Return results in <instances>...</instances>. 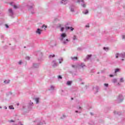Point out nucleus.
<instances>
[{
	"label": "nucleus",
	"instance_id": "nucleus-1",
	"mask_svg": "<svg viewBox=\"0 0 125 125\" xmlns=\"http://www.w3.org/2000/svg\"><path fill=\"white\" fill-rule=\"evenodd\" d=\"M61 42H62V43L63 44H67V43L70 42V40H68V39H66L64 41V38H66L67 37V35L65 33H62L61 35Z\"/></svg>",
	"mask_w": 125,
	"mask_h": 125
},
{
	"label": "nucleus",
	"instance_id": "nucleus-2",
	"mask_svg": "<svg viewBox=\"0 0 125 125\" xmlns=\"http://www.w3.org/2000/svg\"><path fill=\"white\" fill-rule=\"evenodd\" d=\"M27 8L28 10L31 11V13L32 14H35V9L34 8L35 7V5L34 4V3L33 2H29L28 3V4L27 5Z\"/></svg>",
	"mask_w": 125,
	"mask_h": 125
},
{
	"label": "nucleus",
	"instance_id": "nucleus-3",
	"mask_svg": "<svg viewBox=\"0 0 125 125\" xmlns=\"http://www.w3.org/2000/svg\"><path fill=\"white\" fill-rule=\"evenodd\" d=\"M124 101V96L122 95H119L116 100V103H121Z\"/></svg>",
	"mask_w": 125,
	"mask_h": 125
},
{
	"label": "nucleus",
	"instance_id": "nucleus-4",
	"mask_svg": "<svg viewBox=\"0 0 125 125\" xmlns=\"http://www.w3.org/2000/svg\"><path fill=\"white\" fill-rule=\"evenodd\" d=\"M9 16H11L12 18H14V17H13V15H14V12H13L12 9H9Z\"/></svg>",
	"mask_w": 125,
	"mask_h": 125
},
{
	"label": "nucleus",
	"instance_id": "nucleus-5",
	"mask_svg": "<svg viewBox=\"0 0 125 125\" xmlns=\"http://www.w3.org/2000/svg\"><path fill=\"white\" fill-rule=\"evenodd\" d=\"M34 123L37 122V125H43V124H45V122L44 121L42 122H39V120H36L35 121H34Z\"/></svg>",
	"mask_w": 125,
	"mask_h": 125
},
{
	"label": "nucleus",
	"instance_id": "nucleus-6",
	"mask_svg": "<svg viewBox=\"0 0 125 125\" xmlns=\"http://www.w3.org/2000/svg\"><path fill=\"white\" fill-rule=\"evenodd\" d=\"M83 2L81 3V6H83V8H85V6H86V5L85 4H84V1L83 0H77V2H79V3H80V2Z\"/></svg>",
	"mask_w": 125,
	"mask_h": 125
},
{
	"label": "nucleus",
	"instance_id": "nucleus-7",
	"mask_svg": "<svg viewBox=\"0 0 125 125\" xmlns=\"http://www.w3.org/2000/svg\"><path fill=\"white\" fill-rule=\"evenodd\" d=\"M37 56L40 57V59L38 58V61H40V60H41V59H42V53L40 51L38 52Z\"/></svg>",
	"mask_w": 125,
	"mask_h": 125
},
{
	"label": "nucleus",
	"instance_id": "nucleus-8",
	"mask_svg": "<svg viewBox=\"0 0 125 125\" xmlns=\"http://www.w3.org/2000/svg\"><path fill=\"white\" fill-rule=\"evenodd\" d=\"M33 106H34V103L33 102L30 101V102L28 103V109H32Z\"/></svg>",
	"mask_w": 125,
	"mask_h": 125
},
{
	"label": "nucleus",
	"instance_id": "nucleus-9",
	"mask_svg": "<svg viewBox=\"0 0 125 125\" xmlns=\"http://www.w3.org/2000/svg\"><path fill=\"white\" fill-rule=\"evenodd\" d=\"M69 9H70V11L71 12H75V5H70V6L69 7Z\"/></svg>",
	"mask_w": 125,
	"mask_h": 125
},
{
	"label": "nucleus",
	"instance_id": "nucleus-10",
	"mask_svg": "<svg viewBox=\"0 0 125 125\" xmlns=\"http://www.w3.org/2000/svg\"><path fill=\"white\" fill-rule=\"evenodd\" d=\"M52 65L54 67H57V66H58V64L56 62V61H52Z\"/></svg>",
	"mask_w": 125,
	"mask_h": 125
},
{
	"label": "nucleus",
	"instance_id": "nucleus-11",
	"mask_svg": "<svg viewBox=\"0 0 125 125\" xmlns=\"http://www.w3.org/2000/svg\"><path fill=\"white\" fill-rule=\"evenodd\" d=\"M91 57H92V55L91 54L87 55L86 58L84 59V61L85 62L86 60H89Z\"/></svg>",
	"mask_w": 125,
	"mask_h": 125
},
{
	"label": "nucleus",
	"instance_id": "nucleus-12",
	"mask_svg": "<svg viewBox=\"0 0 125 125\" xmlns=\"http://www.w3.org/2000/svg\"><path fill=\"white\" fill-rule=\"evenodd\" d=\"M42 32V30H41L40 28H38L36 31V34H38V35H41Z\"/></svg>",
	"mask_w": 125,
	"mask_h": 125
},
{
	"label": "nucleus",
	"instance_id": "nucleus-13",
	"mask_svg": "<svg viewBox=\"0 0 125 125\" xmlns=\"http://www.w3.org/2000/svg\"><path fill=\"white\" fill-rule=\"evenodd\" d=\"M67 3L68 0H62V1H61V3L64 5L67 4Z\"/></svg>",
	"mask_w": 125,
	"mask_h": 125
},
{
	"label": "nucleus",
	"instance_id": "nucleus-14",
	"mask_svg": "<svg viewBox=\"0 0 125 125\" xmlns=\"http://www.w3.org/2000/svg\"><path fill=\"white\" fill-rule=\"evenodd\" d=\"M119 57H121V58H125V52H123L120 54Z\"/></svg>",
	"mask_w": 125,
	"mask_h": 125
},
{
	"label": "nucleus",
	"instance_id": "nucleus-15",
	"mask_svg": "<svg viewBox=\"0 0 125 125\" xmlns=\"http://www.w3.org/2000/svg\"><path fill=\"white\" fill-rule=\"evenodd\" d=\"M33 66L35 68H38L40 67V63H33Z\"/></svg>",
	"mask_w": 125,
	"mask_h": 125
},
{
	"label": "nucleus",
	"instance_id": "nucleus-16",
	"mask_svg": "<svg viewBox=\"0 0 125 125\" xmlns=\"http://www.w3.org/2000/svg\"><path fill=\"white\" fill-rule=\"evenodd\" d=\"M114 115H118V116H121V115H122V113L119 111H114Z\"/></svg>",
	"mask_w": 125,
	"mask_h": 125
},
{
	"label": "nucleus",
	"instance_id": "nucleus-17",
	"mask_svg": "<svg viewBox=\"0 0 125 125\" xmlns=\"http://www.w3.org/2000/svg\"><path fill=\"white\" fill-rule=\"evenodd\" d=\"M79 67H82V68H83V67H86V65L84 64L83 62H82L80 64H79Z\"/></svg>",
	"mask_w": 125,
	"mask_h": 125
},
{
	"label": "nucleus",
	"instance_id": "nucleus-18",
	"mask_svg": "<svg viewBox=\"0 0 125 125\" xmlns=\"http://www.w3.org/2000/svg\"><path fill=\"white\" fill-rule=\"evenodd\" d=\"M69 23H66L65 24V29L66 30H70V26H68Z\"/></svg>",
	"mask_w": 125,
	"mask_h": 125
},
{
	"label": "nucleus",
	"instance_id": "nucleus-19",
	"mask_svg": "<svg viewBox=\"0 0 125 125\" xmlns=\"http://www.w3.org/2000/svg\"><path fill=\"white\" fill-rule=\"evenodd\" d=\"M71 58L73 61H76V60H78V57H71Z\"/></svg>",
	"mask_w": 125,
	"mask_h": 125
},
{
	"label": "nucleus",
	"instance_id": "nucleus-20",
	"mask_svg": "<svg viewBox=\"0 0 125 125\" xmlns=\"http://www.w3.org/2000/svg\"><path fill=\"white\" fill-rule=\"evenodd\" d=\"M121 71V69L117 68L115 69L114 73L116 74V73H118V72H120Z\"/></svg>",
	"mask_w": 125,
	"mask_h": 125
},
{
	"label": "nucleus",
	"instance_id": "nucleus-21",
	"mask_svg": "<svg viewBox=\"0 0 125 125\" xmlns=\"http://www.w3.org/2000/svg\"><path fill=\"white\" fill-rule=\"evenodd\" d=\"M35 101L36 102V104H39V103H40V98H36L35 99Z\"/></svg>",
	"mask_w": 125,
	"mask_h": 125
},
{
	"label": "nucleus",
	"instance_id": "nucleus-22",
	"mask_svg": "<svg viewBox=\"0 0 125 125\" xmlns=\"http://www.w3.org/2000/svg\"><path fill=\"white\" fill-rule=\"evenodd\" d=\"M41 28L42 29H43V28H44V29L45 30H46V28H47V25H45V24H43Z\"/></svg>",
	"mask_w": 125,
	"mask_h": 125
},
{
	"label": "nucleus",
	"instance_id": "nucleus-23",
	"mask_svg": "<svg viewBox=\"0 0 125 125\" xmlns=\"http://www.w3.org/2000/svg\"><path fill=\"white\" fill-rule=\"evenodd\" d=\"M83 13L84 14H88V10H85L83 11Z\"/></svg>",
	"mask_w": 125,
	"mask_h": 125
},
{
	"label": "nucleus",
	"instance_id": "nucleus-24",
	"mask_svg": "<svg viewBox=\"0 0 125 125\" xmlns=\"http://www.w3.org/2000/svg\"><path fill=\"white\" fill-rule=\"evenodd\" d=\"M55 88V87L54 86L51 85L50 86V89H49V90H54Z\"/></svg>",
	"mask_w": 125,
	"mask_h": 125
},
{
	"label": "nucleus",
	"instance_id": "nucleus-25",
	"mask_svg": "<svg viewBox=\"0 0 125 125\" xmlns=\"http://www.w3.org/2000/svg\"><path fill=\"white\" fill-rule=\"evenodd\" d=\"M72 81H67L66 84L67 85H71V84H72Z\"/></svg>",
	"mask_w": 125,
	"mask_h": 125
},
{
	"label": "nucleus",
	"instance_id": "nucleus-26",
	"mask_svg": "<svg viewBox=\"0 0 125 125\" xmlns=\"http://www.w3.org/2000/svg\"><path fill=\"white\" fill-rule=\"evenodd\" d=\"M59 63L60 64H61L62 63V62H63V58H61L59 59Z\"/></svg>",
	"mask_w": 125,
	"mask_h": 125
},
{
	"label": "nucleus",
	"instance_id": "nucleus-27",
	"mask_svg": "<svg viewBox=\"0 0 125 125\" xmlns=\"http://www.w3.org/2000/svg\"><path fill=\"white\" fill-rule=\"evenodd\" d=\"M89 125H94V122L93 121H91L89 122Z\"/></svg>",
	"mask_w": 125,
	"mask_h": 125
},
{
	"label": "nucleus",
	"instance_id": "nucleus-28",
	"mask_svg": "<svg viewBox=\"0 0 125 125\" xmlns=\"http://www.w3.org/2000/svg\"><path fill=\"white\" fill-rule=\"evenodd\" d=\"M10 82V80H5L4 81V83L7 84L9 83V82Z\"/></svg>",
	"mask_w": 125,
	"mask_h": 125
},
{
	"label": "nucleus",
	"instance_id": "nucleus-29",
	"mask_svg": "<svg viewBox=\"0 0 125 125\" xmlns=\"http://www.w3.org/2000/svg\"><path fill=\"white\" fill-rule=\"evenodd\" d=\"M104 50H105V51H108V50H109V48L108 47H104L103 48Z\"/></svg>",
	"mask_w": 125,
	"mask_h": 125
},
{
	"label": "nucleus",
	"instance_id": "nucleus-30",
	"mask_svg": "<svg viewBox=\"0 0 125 125\" xmlns=\"http://www.w3.org/2000/svg\"><path fill=\"white\" fill-rule=\"evenodd\" d=\"M9 109H10V110H14V108L13 107V105H10L9 106Z\"/></svg>",
	"mask_w": 125,
	"mask_h": 125
},
{
	"label": "nucleus",
	"instance_id": "nucleus-31",
	"mask_svg": "<svg viewBox=\"0 0 125 125\" xmlns=\"http://www.w3.org/2000/svg\"><path fill=\"white\" fill-rule=\"evenodd\" d=\"M77 50H78V51H82V50H83V48H82V47H78V48H77Z\"/></svg>",
	"mask_w": 125,
	"mask_h": 125
},
{
	"label": "nucleus",
	"instance_id": "nucleus-32",
	"mask_svg": "<svg viewBox=\"0 0 125 125\" xmlns=\"http://www.w3.org/2000/svg\"><path fill=\"white\" fill-rule=\"evenodd\" d=\"M95 89L96 90V92H98V90H99V87L98 86H96L95 87Z\"/></svg>",
	"mask_w": 125,
	"mask_h": 125
},
{
	"label": "nucleus",
	"instance_id": "nucleus-33",
	"mask_svg": "<svg viewBox=\"0 0 125 125\" xmlns=\"http://www.w3.org/2000/svg\"><path fill=\"white\" fill-rule=\"evenodd\" d=\"M120 83H124L125 82V81L124 80V78H120Z\"/></svg>",
	"mask_w": 125,
	"mask_h": 125
},
{
	"label": "nucleus",
	"instance_id": "nucleus-34",
	"mask_svg": "<svg viewBox=\"0 0 125 125\" xmlns=\"http://www.w3.org/2000/svg\"><path fill=\"white\" fill-rule=\"evenodd\" d=\"M119 57H120V54H119V53H117L116 54V58H119Z\"/></svg>",
	"mask_w": 125,
	"mask_h": 125
},
{
	"label": "nucleus",
	"instance_id": "nucleus-35",
	"mask_svg": "<svg viewBox=\"0 0 125 125\" xmlns=\"http://www.w3.org/2000/svg\"><path fill=\"white\" fill-rule=\"evenodd\" d=\"M64 30H65V28L64 27H61V32H64Z\"/></svg>",
	"mask_w": 125,
	"mask_h": 125
},
{
	"label": "nucleus",
	"instance_id": "nucleus-36",
	"mask_svg": "<svg viewBox=\"0 0 125 125\" xmlns=\"http://www.w3.org/2000/svg\"><path fill=\"white\" fill-rule=\"evenodd\" d=\"M52 58H53V57H55V55H50L49 56V58H52Z\"/></svg>",
	"mask_w": 125,
	"mask_h": 125
},
{
	"label": "nucleus",
	"instance_id": "nucleus-37",
	"mask_svg": "<svg viewBox=\"0 0 125 125\" xmlns=\"http://www.w3.org/2000/svg\"><path fill=\"white\" fill-rule=\"evenodd\" d=\"M65 118H66V115L63 114L62 116L61 117V119H65Z\"/></svg>",
	"mask_w": 125,
	"mask_h": 125
},
{
	"label": "nucleus",
	"instance_id": "nucleus-38",
	"mask_svg": "<svg viewBox=\"0 0 125 125\" xmlns=\"http://www.w3.org/2000/svg\"><path fill=\"white\" fill-rule=\"evenodd\" d=\"M58 78L59 79V80H62V76H61V75H59L58 77Z\"/></svg>",
	"mask_w": 125,
	"mask_h": 125
},
{
	"label": "nucleus",
	"instance_id": "nucleus-39",
	"mask_svg": "<svg viewBox=\"0 0 125 125\" xmlns=\"http://www.w3.org/2000/svg\"><path fill=\"white\" fill-rule=\"evenodd\" d=\"M104 86L105 87H108V86H109V84L105 83L104 84Z\"/></svg>",
	"mask_w": 125,
	"mask_h": 125
},
{
	"label": "nucleus",
	"instance_id": "nucleus-40",
	"mask_svg": "<svg viewBox=\"0 0 125 125\" xmlns=\"http://www.w3.org/2000/svg\"><path fill=\"white\" fill-rule=\"evenodd\" d=\"M77 39V36L76 35H74L73 37V41H76Z\"/></svg>",
	"mask_w": 125,
	"mask_h": 125
},
{
	"label": "nucleus",
	"instance_id": "nucleus-41",
	"mask_svg": "<svg viewBox=\"0 0 125 125\" xmlns=\"http://www.w3.org/2000/svg\"><path fill=\"white\" fill-rule=\"evenodd\" d=\"M8 122L9 123H15V121H14V120H9V121H8Z\"/></svg>",
	"mask_w": 125,
	"mask_h": 125
},
{
	"label": "nucleus",
	"instance_id": "nucleus-42",
	"mask_svg": "<svg viewBox=\"0 0 125 125\" xmlns=\"http://www.w3.org/2000/svg\"><path fill=\"white\" fill-rule=\"evenodd\" d=\"M112 82H113V83H117V79H113V80H112Z\"/></svg>",
	"mask_w": 125,
	"mask_h": 125
},
{
	"label": "nucleus",
	"instance_id": "nucleus-43",
	"mask_svg": "<svg viewBox=\"0 0 125 125\" xmlns=\"http://www.w3.org/2000/svg\"><path fill=\"white\" fill-rule=\"evenodd\" d=\"M14 8L16 9L17 8H18V6H17L16 5H14Z\"/></svg>",
	"mask_w": 125,
	"mask_h": 125
},
{
	"label": "nucleus",
	"instance_id": "nucleus-44",
	"mask_svg": "<svg viewBox=\"0 0 125 125\" xmlns=\"http://www.w3.org/2000/svg\"><path fill=\"white\" fill-rule=\"evenodd\" d=\"M25 59L26 60H30V57H26Z\"/></svg>",
	"mask_w": 125,
	"mask_h": 125
},
{
	"label": "nucleus",
	"instance_id": "nucleus-45",
	"mask_svg": "<svg viewBox=\"0 0 125 125\" xmlns=\"http://www.w3.org/2000/svg\"><path fill=\"white\" fill-rule=\"evenodd\" d=\"M70 30L71 31H74V28H73L72 27H70Z\"/></svg>",
	"mask_w": 125,
	"mask_h": 125
},
{
	"label": "nucleus",
	"instance_id": "nucleus-46",
	"mask_svg": "<svg viewBox=\"0 0 125 125\" xmlns=\"http://www.w3.org/2000/svg\"><path fill=\"white\" fill-rule=\"evenodd\" d=\"M122 40H125V35H122Z\"/></svg>",
	"mask_w": 125,
	"mask_h": 125
},
{
	"label": "nucleus",
	"instance_id": "nucleus-47",
	"mask_svg": "<svg viewBox=\"0 0 125 125\" xmlns=\"http://www.w3.org/2000/svg\"><path fill=\"white\" fill-rule=\"evenodd\" d=\"M77 109H79V110H82V107L81 106H78Z\"/></svg>",
	"mask_w": 125,
	"mask_h": 125
},
{
	"label": "nucleus",
	"instance_id": "nucleus-48",
	"mask_svg": "<svg viewBox=\"0 0 125 125\" xmlns=\"http://www.w3.org/2000/svg\"><path fill=\"white\" fill-rule=\"evenodd\" d=\"M5 26L6 28H9V26H8V25H7V24H5Z\"/></svg>",
	"mask_w": 125,
	"mask_h": 125
},
{
	"label": "nucleus",
	"instance_id": "nucleus-49",
	"mask_svg": "<svg viewBox=\"0 0 125 125\" xmlns=\"http://www.w3.org/2000/svg\"><path fill=\"white\" fill-rule=\"evenodd\" d=\"M25 108H26V106L23 105H22V109H25Z\"/></svg>",
	"mask_w": 125,
	"mask_h": 125
},
{
	"label": "nucleus",
	"instance_id": "nucleus-50",
	"mask_svg": "<svg viewBox=\"0 0 125 125\" xmlns=\"http://www.w3.org/2000/svg\"><path fill=\"white\" fill-rule=\"evenodd\" d=\"M19 125H23V124L21 123V122H19Z\"/></svg>",
	"mask_w": 125,
	"mask_h": 125
},
{
	"label": "nucleus",
	"instance_id": "nucleus-51",
	"mask_svg": "<svg viewBox=\"0 0 125 125\" xmlns=\"http://www.w3.org/2000/svg\"><path fill=\"white\" fill-rule=\"evenodd\" d=\"M109 76L110 77V78H112V77H114V75L113 74H110L109 75Z\"/></svg>",
	"mask_w": 125,
	"mask_h": 125
},
{
	"label": "nucleus",
	"instance_id": "nucleus-52",
	"mask_svg": "<svg viewBox=\"0 0 125 125\" xmlns=\"http://www.w3.org/2000/svg\"><path fill=\"white\" fill-rule=\"evenodd\" d=\"M19 64H20V65H21V64H22V62L21 61H20L19 62Z\"/></svg>",
	"mask_w": 125,
	"mask_h": 125
},
{
	"label": "nucleus",
	"instance_id": "nucleus-53",
	"mask_svg": "<svg viewBox=\"0 0 125 125\" xmlns=\"http://www.w3.org/2000/svg\"><path fill=\"white\" fill-rule=\"evenodd\" d=\"M86 28H89V25H85Z\"/></svg>",
	"mask_w": 125,
	"mask_h": 125
},
{
	"label": "nucleus",
	"instance_id": "nucleus-54",
	"mask_svg": "<svg viewBox=\"0 0 125 125\" xmlns=\"http://www.w3.org/2000/svg\"><path fill=\"white\" fill-rule=\"evenodd\" d=\"M72 67L73 68H76V65H72Z\"/></svg>",
	"mask_w": 125,
	"mask_h": 125
},
{
	"label": "nucleus",
	"instance_id": "nucleus-55",
	"mask_svg": "<svg viewBox=\"0 0 125 125\" xmlns=\"http://www.w3.org/2000/svg\"><path fill=\"white\" fill-rule=\"evenodd\" d=\"M90 114L91 116H93V113L92 112H90Z\"/></svg>",
	"mask_w": 125,
	"mask_h": 125
},
{
	"label": "nucleus",
	"instance_id": "nucleus-56",
	"mask_svg": "<svg viewBox=\"0 0 125 125\" xmlns=\"http://www.w3.org/2000/svg\"><path fill=\"white\" fill-rule=\"evenodd\" d=\"M4 108L5 110H6V109H7V107L4 106Z\"/></svg>",
	"mask_w": 125,
	"mask_h": 125
},
{
	"label": "nucleus",
	"instance_id": "nucleus-57",
	"mask_svg": "<svg viewBox=\"0 0 125 125\" xmlns=\"http://www.w3.org/2000/svg\"><path fill=\"white\" fill-rule=\"evenodd\" d=\"M3 47H4V48H7V46H5Z\"/></svg>",
	"mask_w": 125,
	"mask_h": 125
},
{
	"label": "nucleus",
	"instance_id": "nucleus-58",
	"mask_svg": "<svg viewBox=\"0 0 125 125\" xmlns=\"http://www.w3.org/2000/svg\"><path fill=\"white\" fill-rule=\"evenodd\" d=\"M75 113H79V111L76 110V111H75Z\"/></svg>",
	"mask_w": 125,
	"mask_h": 125
},
{
	"label": "nucleus",
	"instance_id": "nucleus-59",
	"mask_svg": "<svg viewBox=\"0 0 125 125\" xmlns=\"http://www.w3.org/2000/svg\"><path fill=\"white\" fill-rule=\"evenodd\" d=\"M10 4H11V5H12V4H13V2H11L10 3Z\"/></svg>",
	"mask_w": 125,
	"mask_h": 125
},
{
	"label": "nucleus",
	"instance_id": "nucleus-60",
	"mask_svg": "<svg viewBox=\"0 0 125 125\" xmlns=\"http://www.w3.org/2000/svg\"><path fill=\"white\" fill-rule=\"evenodd\" d=\"M1 39H3V35H1Z\"/></svg>",
	"mask_w": 125,
	"mask_h": 125
},
{
	"label": "nucleus",
	"instance_id": "nucleus-61",
	"mask_svg": "<svg viewBox=\"0 0 125 125\" xmlns=\"http://www.w3.org/2000/svg\"><path fill=\"white\" fill-rule=\"evenodd\" d=\"M125 61V59H122V61Z\"/></svg>",
	"mask_w": 125,
	"mask_h": 125
},
{
	"label": "nucleus",
	"instance_id": "nucleus-62",
	"mask_svg": "<svg viewBox=\"0 0 125 125\" xmlns=\"http://www.w3.org/2000/svg\"><path fill=\"white\" fill-rule=\"evenodd\" d=\"M71 100H74V98H71Z\"/></svg>",
	"mask_w": 125,
	"mask_h": 125
},
{
	"label": "nucleus",
	"instance_id": "nucleus-63",
	"mask_svg": "<svg viewBox=\"0 0 125 125\" xmlns=\"http://www.w3.org/2000/svg\"><path fill=\"white\" fill-rule=\"evenodd\" d=\"M17 106L19 105V103L17 104Z\"/></svg>",
	"mask_w": 125,
	"mask_h": 125
},
{
	"label": "nucleus",
	"instance_id": "nucleus-64",
	"mask_svg": "<svg viewBox=\"0 0 125 125\" xmlns=\"http://www.w3.org/2000/svg\"><path fill=\"white\" fill-rule=\"evenodd\" d=\"M118 85H120L121 84H120L119 83H118Z\"/></svg>",
	"mask_w": 125,
	"mask_h": 125
}]
</instances>
